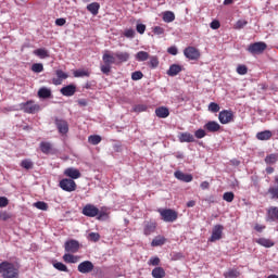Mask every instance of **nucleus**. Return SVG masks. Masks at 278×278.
Wrapping results in <instances>:
<instances>
[{
    "mask_svg": "<svg viewBox=\"0 0 278 278\" xmlns=\"http://www.w3.org/2000/svg\"><path fill=\"white\" fill-rule=\"evenodd\" d=\"M84 216H88L89 218H94L98 216V220H101L103 216H108V214L103 212H99V207L94 206V204H86L83 208Z\"/></svg>",
    "mask_w": 278,
    "mask_h": 278,
    "instance_id": "2",
    "label": "nucleus"
},
{
    "mask_svg": "<svg viewBox=\"0 0 278 278\" xmlns=\"http://www.w3.org/2000/svg\"><path fill=\"white\" fill-rule=\"evenodd\" d=\"M157 225L155 222H144L143 223V233L144 236H151V233L155 232Z\"/></svg>",
    "mask_w": 278,
    "mask_h": 278,
    "instance_id": "19",
    "label": "nucleus"
},
{
    "mask_svg": "<svg viewBox=\"0 0 278 278\" xmlns=\"http://www.w3.org/2000/svg\"><path fill=\"white\" fill-rule=\"evenodd\" d=\"M125 38H134L136 36V30L129 28L124 31Z\"/></svg>",
    "mask_w": 278,
    "mask_h": 278,
    "instance_id": "56",
    "label": "nucleus"
},
{
    "mask_svg": "<svg viewBox=\"0 0 278 278\" xmlns=\"http://www.w3.org/2000/svg\"><path fill=\"white\" fill-rule=\"evenodd\" d=\"M34 55H37V58H40V60H46V58H49V50L45 48H39L37 50H34Z\"/></svg>",
    "mask_w": 278,
    "mask_h": 278,
    "instance_id": "29",
    "label": "nucleus"
},
{
    "mask_svg": "<svg viewBox=\"0 0 278 278\" xmlns=\"http://www.w3.org/2000/svg\"><path fill=\"white\" fill-rule=\"evenodd\" d=\"M194 136L195 138H198V140H201L202 138H205V136H207V132H205V129L200 128L194 131Z\"/></svg>",
    "mask_w": 278,
    "mask_h": 278,
    "instance_id": "48",
    "label": "nucleus"
},
{
    "mask_svg": "<svg viewBox=\"0 0 278 278\" xmlns=\"http://www.w3.org/2000/svg\"><path fill=\"white\" fill-rule=\"evenodd\" d=\"M60 92L61 94H63V97H73L77 92V86L67 85L65 87H62Z\"/></svg>",
    "mask_w": 278,
    "mask_h": 278,
    "instance_id": "16",
    "label": "nucleus"
},
{
    "mask_svg": "<svg viewBox=\"0 0 278 278\" xmlns=\"http://www.w3.org/2000/svg\"><path fill=\"white\" fill-rule=\"evenodd\" d=\"M88 12L92 14V16H97L99 14V10H101V4L99 2H92L87 5Z\"/></svg>",
    "mask_w": 278,
    "mask_h": 278,
    "instance_id": "22",
    "label": "nucleus"
},
{
    "mask_svg": "<svg viewBox=\"0 0 278 278\" xmlns=\"http://www.w3.org/2000/svg\"><path fill=\"white\" fill-rule=\"evenodd\" d=\"M257 244L261 247H265V249H270V247H275V242L270 239L260 238L256 240Z\"/></svg>",
    "mask_w": 278,
    "mask_h": 278,
    "instance_id": "27",
    "label": "nucleus"
},
{
    "mask_svg": "<svg viewBox=\"0 0 278 278\" xmlns=\"http://www.w3.org/2000/svg\"><path fill=\"white\" fill-rule=\"evenodd\" d=\"M225 227L223 225L217 224L213 227L211 238L208 239V242H216L223 238V230Z\"/></svg>",
    "mask_w": 278,
    "mask_h": 278,
    "instance_id": "8",
    "label": "nucleus"
},
{
    "mask_svg": "<svg viewBox=\"0 0 278 278\" xmlns=\"http://www.w3.org/2000/svg\"><path fill=\"white\" fill-rule=\"evenodd\" d=\"M237 73L238 75H247V73H249V68L247 65H238Z\"/></svg>",
    "mask_w": 278,
    "mask_h": 278,
    "instance_id": "52",
    "label": "nucleus"
},
{
    "mask_svg": "<svg viewBox=\"0 0 278 278\" xmlns=\"http://www.w3.org/2000/svg\"><path fill=\"white\" fill-rule=\"evenodd\" d=\"M39 149L41 152H43L46 155H49V153H51V143L47 142V141H42L39 144Z\"/></svg>",
    "mask_w": 278,
    "mask_h": 278,
    "instance_id": "34",
    "label": "nucleus"
},
{
    "mask_svg": "<svg viewBox=\"0 0 278 278\" xmlns=\"http://www.w3.org/2000/svg\"><path fill=\"white\" fill-rule=\"evenodd\" d=\"M164 23H173L175 21V13L173 11H166L163 13Z\"/></svg>",
    "mask_w": 278,
    "mask_h": 278,
    "instance_id": "35",
    "label": "nucleus"
},
{
    "mask_svg": "<svg viewBox=\"0 0 278 278\" xmlns=\"http://www.w3.org/2000/svg\"><path fill=\"white\" fill-rule=\"evenodd\" d=\"M149 58H150V55H149V52H147V51H139L135 55V60L137 62H147V60H149Z\"/></svg>",
    "mask_w": 278,
    "mask_h": 278,
    "instance_id": "31",
    "label": "nucleus"
},
{
    "mask_svg": "<svg viewBox=\"0 0 278 278\" xmlns=\"http://www.w3.org/2000/svg\"><path fill=\"white\" fill-rule=\"evenodd\" d=\"M268 194H271V199H278V185L268 189Z\"/></svg>",
    "mask_w": 278,
    "mask_h": 278,
    "instance_id": "49",
    "label": "nucleus"
},
{
    "mask_svg": "<svg viewBox=\"0 0 278 278\" xmlns=\"http://www.w3.org/2000/svg\"><path fill=\"white\" fill-rule=\"evenodd\" d=\"M150 266H160V257H151L148 262Z\"/></svg>",
    "mask_w": 278,
    "mask_h": 278,
    "instance_id": "55",
    "label": "nucleus"
},
{
    "mask_svg": "<svg viewBox=\"0 0 278 278\" xmlns=\"http://www.w3.org/2000/svg\"><path fill=\"white\" fill-rule=\"evenodd\" d=\"M63 261L66 264H77L79 262V257H77L71 253H66L63 255Z\"/></svg>",
    "mask_w": 278,
    "mask_h": 278,
    "instance_id": "28",
    "label": "nucleus"
},
{
    "mask_svg": "<svg viewBox=\"0 0 278 278\" xmlns=\"http://www.w3.org/2000/svg\"><path fill=\"white\" fill-rule=\"evenodd\" d=\"M181 73V66L178 64H172L169 66V70L167 71V75L169 77H176V75H179Z\"/></svg>",
    "mask_w": 278,
    "mask_h": 278,
    "instance_id": "23",
    "label": "nucleus"
},
{
    "mask_svg": "<svg viewBox=\"0 0 278 278\" xmlns=\"http://www.w3.org/2000/svg\"><path fill=\"white\" fill-rule=\"evenodd\" d=\"M88 142L90 144L97 146L101 142V136L99 135H91L88 137Z\"/></svg>",
    "mask_w": 278,
    "mask_h": 278,
    "instance_id": "42",
    "label": "nucleus"
},
{
    "mask_svg": "<svg viewBox=\"0 0 278 278\" xmlns=\"http://www.w3.org/2000/svg\"><path fill=\"white\" fill-rule=\"evenodd\" d=\"M225 278H238L240 277V271L238 269H229L224 274Z\"/></svg>",
    "mask_w": 278,
    "mask_h": 278,
    "instance_id": "41",
    "label": "nucleus"
},
{
    "mask_svg": "<svg viewBox=\"0 0 278 278\" xmlns=\"http://www.w3.org/2000/svg\"><path fill=\"white\" fill-rule=\"evenodd\" d=\"M18 267L14 263L3 261L0 263V275L2 278H18Z\"/></svg>",
    "mask_w": 278,
    "mask_h": 278,
    "instance_id": "1",
    "label": "nucleus"
},
{
    "mask_svg": "<svg viewBox=\"0 0 278 278\" xmlns=\"http://www.w3.org/2000/svg\"><path fill=\"white\" fill-rule=\"evenodd\" d=\"M155 115L157 118H168L170 116V111L166 106H160L155 109Z\"/></svg>",
    "mask_w": 278,
    "mask_h": 278,
    "instance_id": "20",
    "label": "nucleus"
},
{
    "mask_svg": "<svg viewBox=\"0 0 278 278\" xmlns=\"http://www.w3.org/2000/svg\"><path fill=\"white\" fill-rule=\"evenodd\" d=\"M102 60L104 62V64H109L110 66H112V64H116V56L105 52L102 55Z\"/></svg>",
    "mask_w": 278,
    "mask_h": 278,
    "instance_id": "30",
    "label": "nucleus"
},
{
    "mask_svg": "<svg viewBox=\"0 0 278 278\" xmlns=\"http://www.w3.org/2000/svg\"><path fill=\"white\" fill-rule=\"evenodd\" d=\"M149 66L150 68H157V66H160V59L155 55H152L149 58Z\"/></svg>",
    "mask_w": 278,
    "mask_h": 278,
    "instance_id": "39",
    "label": "nucleus"
},
{
    "mask_svg": "<svg viewBox=\"0 0 278 278\" xmlns=\"http://www.w3.org/2000/svg\"><path fill=\"white\" fill-rule=\"evenodd\" d=\"M56 128L59 130V134H62V136L68 134V122L62 118H55L54 121Z\"/></svg>",
    "mask_w": 278,
    "mask_h": 278,
    "instance_id": "11",
    "label": "nucleus"
},
{
    "mask_svg": "<svg viewBox=\"0 0 278 278\" xmlns=\"http://www.w3.org/2000/svg\"><path fill=\"white\" fill-rule=\"evenodd\" d=\"M249 25V22L247 20H238L237 23L235 24L233 28L235 29H244Z\"/></svg>",
    "mask_w": 278,
    "mask_h": 278,
    "instance_id": "45",
    "label": "nucleus"
},
{
    "mask_svg": "<svg viewBox=\"0 0 278 278\" xmlns=\"http://www.w3.org/2000/svg\"><path fill=\"white\" fill-rule=\"evenodd\" d=\"M116 60H118V62H129V58H130V54L129 52H121V51H117L114 53Z\"/></svg>",
    "mask_w": 278,
    "mask_h": 278,
    "instance_id": "26",
    "label": "nucleus"
},
{
    "mask_svg": "<svg viewBox=\"0 0 278 278\" xmlns=\"http://www.w3.org/2000/svg\"><path fill=\"white\" fill-rule=\"evenodd\" d=\"M77 103H78V105H79L80 108H86V106H88V100H86V99H79V100L77 101Z\"/></svg>",
    "mask_w": 278,
    "mask_h": 278,
    "instance_id": "64",
    "label": "nucleus"
},
{
    "mask_svg": "<svg viewBox=\"0 0 278 278\" xmlns=\"http://www.w3.org/2000/svg\"><path fill=\"white\" fill-rule=\"evenodd\" d=\"M74 77H90V72L86 70H76L74 72Z\"/></svg>",
    "mask_w": 278,
    "mask_h": 278,
    "instance_id": "44",
    "label": "nucleus"
},
{
    "mask_svg": "<svg viewBox=\"0 0 278 278\" xmlns=\"http://www.w3.org/2000/svg\"><path fill=\"white\" fill-rule=\"evenodd\" d=\"M174 177H176V179H178L179 181H184L185 184H190V181H192L193 179L191 174H185L181 170H176L174 173Z\"/></svg>",
    "mask_w": 278,
    "mask_h": 278,
    "instance_id": "15",
    "label": "nucleus"
},
{
    "mask_svg": "<svg viewBox=\"0 0 278 278\" xmlns=\"http://www.w3.org/2000/svg\"><path fill=\"white\" fill-rule=\"evenodd\" d=\"M31 71L33 73H42L45 71V66L42 63H34L31 65Z\"/></svg>",
    "mask_w": 278,
    "mask_h": 278,
    "instance_id": "46",
    "label": "nucleus"
},
{
    "mask_svg": "<svg viewBox=\"0 0 278 278\" xmlns=\"http://www.w3.org/2000/svg\"><path fill=\"white\" fill-rule=\"evenodd\" d=\"M210 27L211 29H219L220 28V22L218 21H213L211 24H210Z\"/></svg>",
    "mask_w": 278,
    "mask_h": 278,
    "instance_id": "63",
    "label": "nucleus"
},
{
    "mask_svg": "<svg viewBox=\"0 0 278 278\" xmlns=\"http://www.w3.org/2000/svg\"><path fill=\"white\" fill-rule=\"evenodd\" d=\"M55 25H58V27H64V25H66V18L64 17L56 18Z\"/></svg>",
    "mask_w": 278,
    "mask_h": 278,
    "instance_id": "61",
    "label": "nucleus"
},
{
    "mask_svg": "<svg viewBox=\"0 0 278 278\" xmlns=\"http://www.w3.org/2000/svg\"><path fill=\"white\" fill-rule=\"evenodd\" d=\"M89 239L92 240V242H99V240L101 239V235H99L98 232H90Z\"/></svg>",
    "mask_w": 278,
    "mask_h": 278,
    "instance_id": "54",
    "label": "nucleus"
},
{
    "mask_svg": "<svg viewBox=\"0 0 278 278\" xmlns=\"http://www.w3.org/2000/svg\"><path fill=\"white\" fill-rule=\"evenodd\" d=\"M21 108L26 114H36V112H40V105L34 103V101L22 103Z\"/></svg>",
    "mask_w": 278,
    "mask_h": 278,
    "instance_id": "7",
    "label": "nucleus"
},
{
    "mask_svg": "<svg viewBox=\"0 0 278 278\" xmlns=\"http://www.w3.org/2000/svg\"><path fill=\"white\" fill-rule=\"evenodd\" d=\"M101 73L104 75H110V71H112V66L108 63H104V65H101Z\"/></svg>",
    "mask_w": 278,
    "mask_h": 278,
    "instance_id": "53",
    "label": "nucleus"
},
{
    "mask_svg": "<svg viewBox=\"0 0 278 278\" xmlns=\"http://www.w3.org/2000/svg\"><path fill=\"white\" fill-rule=\"evenodd\" d=\"M77 270L81 273V275H88L94 270V264L90 261H84L78 265Z\"/></svg>",
    "mask_w": 278,
    "mask_h": 278,
    "instance_id": "9",
    "label": "nucleus"
},
{
    "mask_svg": "<svg viewBox=\"0 0 278 278\" xmlns=\"http://www.w3.org/2000/svg\"><path fill=\"white\" fill-rule=\"evenodd\" d=\"M278 162V154L277 153H271L265 157V163L266 164H277Z\"/></svg>",
    "mask_w": 278,
    "mask_h": 278,
    "instance_id": "38",
    "label": "nucleus"
},
{
    "mask_svg": "<svg viewBox=\"0 0 278 278\" xmlns=\"http://www.w3.org/2000/svg\"><path fill=\"white\" fill-rule=\"evenodd\" d=\"M167 53H169V55H177L179 50L175 46H172L167 49Z\"/></svg>",
    "mask_w": 278,
    "mask_h": 278,
    "instance_id": "59",
    "label": "nucleus"
},
{
    "mask_svg": "<svg viewBox=\"0 0 278 278\" xmlns=\"http://www.w3.org/2000/svg\"><path fill=\"white\" fill-rule=\"evenodd\" d=\"M265 49H268V45H266L264 41H257L250 43L247 48V51L250 52L251 55H262Z\"/></svg>",
    "mask_w": 278,
    "mask_h": 278,
    "instance_id": "3",
    "label": "nucleus"
},
{
    "mask_svg": "<svg viewBox=\"0 0 278 278\" xmlns=\"http://www.w3.org/2000/svg\"><path fill=\"white\" fill-rule=\"evenodd\" d=\"M10 204V200L5 197H0V207H8Z\"/></svg>",
    "mask_w": 278,
    "mask_h": 278,
    "instance_id": "57",
    "label": "nucleus"
},
{
    "mask_svg": "<svg viewBox=\"0 0 278 278\" xmlns=\"http://www.w3.org/2000/svg\"><path fill=\"white\" fill-rule=\"evenodd\" d=\"M142 77H144V74H142L140 71L134 72L131 74L132 81H139V79H142Z\"/></svg>",
    "mask_w": 278,
    "mask_h": 278,
    "instance_id": "50",
    "label": "nucleus"
},
{
    "mask_svg": "<svg viewBox=\"0 0 278 278\" xmlns=\"http://www.w3.org/2000/svg\"><path fill=\"white\" fill-rule=\"evenodd\" d=\"M153 34H155L156 36H162V34H164V28L161 26H155L153 28Z\"/></svg>",
    "mask_w": 278,
    "mask_h": 278,
    "instance_id": "62",
    "label": "nucleus"
},
{
    "mask_svg": "<svg viewBox=\"0 0 278 278\" xmlns=\"http://www.w3.org/2000/svg\"><path fill=\"white\" fill-rule=\"evenodd\" d=\"M56 78L52 79V84L54 86H61L62 81H64V79H68V74L64 73V71L62 70H56L55 72Z\"/></svg>",
    "mask_w": 278,
    "mask_h": 278,
    "instance_id": "14",
    "label": "nucleus"
},
{
    "mask_svg": "<svg viewBox=\"0 0 278 278\" xmlns=\"http://www.w3.org/2000/svg\"><path fill=\"white\" fill-rule=\"evenodd\" d=\"M64 248L66 253H77V251H79V241L77 240L66 241Z\"/></svg>",
    "mask_w": 278,
    "mask_h": 278,
    "instance_id": "12",
    "label": "nucleus"
},
{
    "mask_svg": "<svg viewBox=\"0 0 278 278\" xmlns=\"http://www.w3.org/2000/svg\"><path fill=\"white\" fill-rule=\"evenodd\" d=\"M233 111L231 110H223L218 114V121L222 125H229V123H233Z\"/></svg>",
    "mask_w": 278,
    "mask_h": 278,
    "instance_id": "5",
    "label": "nucleus"
},
{
    "mask_svg": "<svg viewBox=\"0 0 278 278\" xmlns=\"http://www.w3.org/2000/svg\"><path fill=\"white\" fill-rule=\"evenodd\" d=\"M267 222L269 223H277L278 222V207L277 206H271L267 211Z\"/></svg>",
    "mask_w": 278,
    "mask_h": 278,
    "instance_id": "17",
    "label": "nucleus"
},
{
    "mask_svg": "<svg viewBox=\"0 0 278 278\" xmlns=\"http://www.w3.org/2000/svg\"><path fill=\"white\" fill-rule=\"evenodd\" d=\"M152 277L153 278H165L166 277V271L162 267H155L152 270Z\"/></svg>",
    "mask_w": 278,
    "mask_h": 278,
    "instance_id": "32",
    "label": "nucleus"
},
{
    "mask_svg": "<svg viewBox=\"0 0 278 278\" xmlns=\"http://www.w3.org/2000/svg\"><path fill=\"white\" fill-rule=\"evenodd\" d=\"M208 112H212V114L220 112V105H218L216 102H211L208 104Z\"/></svg>",
    "mask_w": 278,
    "mask_h": 278,
    "instance_id": "43",
    "label": "nucleus"
},
{
    "mask_svg": "<svg viewBox=\"0 0 278 278\" xmlns=\"http://www.w3.org/2000/svg\"><path fill=\"white\" fill-rule=\"evenodd\" d=\"M235 197H236V195L233 194V192L228 191V192H225V193H224L223 199H224V201H226L227 203H231V202L233 201Z\"/></svg>",
    "mask_w": 278,
    "mask_h": 278,
    "instance_id": "47",
    "label": "nucleus"
},
{
    "mask_svg": "<svg viewBox=\"0 0 278 278\" xmlns=\"http://www.w3.org/2000/svg\"><path fill=\"white\" fill-rule=\"evenodd\" d=\"M178 140L179 142H194V135L190 132H180Z\"/></svg>",
    "mask_w": 278,
    "mask_h": 278,
    "instance_id": "21",
    "label": "nucleus"
},
{
    "mask_svg": "<svg viewBox=\"0 0 278 278\" xmlns=\"http://www.w3.org/2000/svg\"><path fill=\"white\" fill-rule=\"evenodd\" d=\"M51 90L47 87H41L38 90V97L39 99H51Z\"/></svg>",
    "mask_w": 278,
    "mask_h": 278,
    "instance_id": "25",
    "label": "nucleus"
},
{
    "mask_svg": "<svg viewBox=\"0 0 278 278\" xmlns=\"http://www.w3.org/2000/svg\"><path fill=\"white\" fill-rule=\"evenodd\" d=\"M20 166L26 170H31V168H34V162H31L29 159H25L21 162Z\"/></svg>",
    "mask_w": 278,
    "mask_h": 278,
    "instance_id": "37",
    "label": "nucleus"
},
{
    "mask_svg": "<svg viewBox=\"0 0 278 278\" xmlns=\"http://www.w3.org/2000/svg\"><path fill=\"white\" fill-rule=\"evenodd\" d=\"M205 131H208V134H216L220 131V124L216 121H210L204 125Z\"/></svg>",
    "mask_w": 278,
    "mask_h": 278,
    "instance_id": "13",
    "label": "nucleus"
},
{
    "mask_svg": "<svg viewBox=\"0 0 278 278\" xmlns=\"http://www.w3.org/2000/svg\"><path fill=\"white\" fill-rule=\"evenodd\" d=\"M134 112L137 114H140V112H147V105L146 104H137L132 109Z\"/></svg>",
    "mask_w": 278,
    "mask_h": 278,
    "instance_id": "51",
    "label": "nucleus"
},
{
    "mask_svg": "<svg viewBox=\"0 0 278 278\" xmlns=\"http://www.w3.org/2000/svg\"><path fill=\"white\" fill-rule=\"evenodd\" d=\"M34 207H36L37 210H41L42 212H47L49 210V204L43 201H38L34 203Z\"/></svg>",
    "mask_w": 278,
    "mask_h": 278,
    "instance_id": "40",
    "label": "nucleus"
},
{
    "mask_svg": "<svg viewBox=\"0 0 278 278\" xmlns=\"http://www.w3.org/2000/svg\"><path fill=\"white\" fill-rule=\"evenodd\" d=\"M138 34H144V31H147V25L144 24H137V27H136Z\"/></svg>",
    "mask_w": 278,
    "mask_h": 278,
    "instance_id": "60",
    "label": "nucleus"
},
{
    "mask_svg": "<svg viewBox=\"0 0 278 278\" xmlns=\"http://www.w3.org/2000/svg\"><path fill=\"white\" fill-rule=\"evenodd\" d=\"M64 175L70 177V179H79L81 177V172L75 167H68L64 170Z\"/></svg>",
    "mask_w": 278,
    "mask_h": 278,
    "instance_id": "18",
    "label": "nucleus"
},
{
    "mask_svg": "<svg viewBox=\"0 0 278 278\" xmlns=\"http://www.w3.org/2000/svg\"><path fill=\"white\" fill-rule=\"evenodd\" d=\"M166 243V238L162 237V236H157L155 237L152 242H151V247H162Z\"/></svg>",
    "mask_w": 278,
    "mask_h": 278,
    "instance_id": "33",
    "label": "nucleus"
},
{
    "mask_svg": "<svg viewBox=\"0 0 278 278\" xmlns=\"http://www.w3.org/2000/svg\"><path fill=\"white\" fill-rule=\"evenodd\" d=\"M12 218V215L8 212H0V220H10Z\"/></svg>",
    "mask_w": 278,
    "mask_h": 278,
    "instance_id": "58",
    "label": "nucleus"
},
{
    "mask_svg": "<svg viewBox=\"0 0 278 278\" xmlns=\"http://www.w3.org/2000/svg\"><path fill=\"white\" fill-rule=\"evenodd\" d=\"M184 55L188 60H199V58H201V52H199V50L194 47H187L184 50Z\"/></svg>",
    "mask_w": 278,
    "mask_h": 278,
    "instance_id": "10",
    "label": "nucleus"
},
{
    "mask_svg": "<svg viewBox=\"0 0 278 278\" xmlns=\"http://www.w3.org/2000/svg\"><path fill=\"white\" fill-rule=\"evenodd\" d=\"M270 138H273V131L270 130H264L256 134L257 140H270Z\"/></svg>",
    "mask_w": 278,
    "mask_h": 278,
    "instance_id": "24",
    "label": "nucleus"
},
{
    "mask_svg": "<svg viewBox=\"0 0 278 278\" xmlns=\"http://www.w3.org/2000/svg\"><path fill=\"white\" fill-rule=\"evenodd\" d=\"M53 268H55L60 273H68V267L62 262H54Z\"/></svg>",
    "mask_w": 278,
    "mask_h": 278,
    "instance_id": "36",
    "label": "nucleus"
},
{
    "mask_svg": "<svg viewBox=\"0 0 278 278\" xmlns=\"http://www.w3.org/2000/svg\"><path fill=\"white\" fill-rule=\"evenodd\" d=\"M60 189L65 192H75L77 190V184L71 178H64L59 182Z\"/></svg>",
    "mask_w": 278,
    "mask_h": 278,
    "instance_id": "6",
    "label": "nucleus"
},
{
    "mask_svg": "<svg viewBox=\"0 0 278 278\" xmlns=\"http://www.w3.org/2000/svg\"><path fill=\"white\" fill-rule=\"evenodd\" d=\"M159 214L164 223H175L178 216L177 212L170 208H159Z\"/></svg>",
    "mask_w": 278,
    "mask_h": 278,
    "instance_id": "4",
    "label": "nucleus"
}]
</instances>
